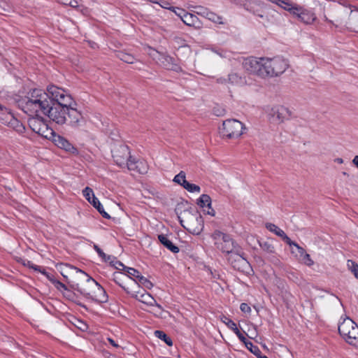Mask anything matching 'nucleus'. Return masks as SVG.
I'll return each instance as SVG.
<instances>
[{"mask_svg": "<svg viewBox=\"0 0 358 358\" xmlns=\"http://www.w3.org/2000/svg\"><path fill=\"white\" fill-rule=\"evenodd\" d=\"M244 68L262 78L278 76L288 67L287 60L280 57L273 58H248L243 62Z\"/></svg>", "mask_w": 358, "mask_h": 358, "instance_id": "nucleus-1", "label": "nucleus"}, {"mask_svg": "<svg viewBox=\"0 0 358 358\" xmlns=\"http://www.w3.org/2000/svg\"><path fill=\"white\" fill-rule=\"evenodd\" d=\"M52 100L48 94L40 89L30 90L20 101L22 110L31 117H41L48 111Z\"/></svg>", "mask_w": 358, "mask_h": 358, "instance_id": "nucleus-2", "label": "nucleus"}, {"mask_svg": "<svg viewBox=\"0 0 358 358\" xmlns=\"http://www.w3.org/2000/svg\"><path fill=\"white\" fill-rule=\"evenodd\" d=\"M287 10L294 17L305 24H310L317 19L315 13L292 3L289 0H267Z\"/></svg>", "mask_w": 358, "mask_h": 358, "instance_id": "nucleus-3", "label": "nucleus"}, {"mask_svg": "<svg viewBox=\"0 0 358 358\" xmlns=\"http://www.w3.org/2000/svg\"><path fill=\"white\" fill-rule=\"evenodd\" d=\"M180 224L191 234L199 235L203 230V221L201 215L197 212L185 210L179 216Z\"/></svg>", "mask_w": 358, "mask_h": 358, "instance_id": "nucleus-4", "label": "nucleus"}, {"mask_svg": "<svg viewBox=\"0 0 358 358\" xmlns=\"http://www.w3.org/2000/svg\"><path fill=\"white\" fill-rule=\"evenodd\" d=\"M341 336L350 345L358 347V326L349 317H346L338 325Z\"/></svg>", "mask_w": 358, "mask_h": 358, "instance_id": "nucleus-5", "label": "nucleus"}, {"mask_svg": "<svg viewBox=\"0 0 358 358\" xmlns=\"http://www.w3.org/2000/svg\"><path fill=\"white\" fill-rule=\"evenodd\" d=\"M245 129L243 123L235 119H229L223 122L220 133L223 138H238L243 134Z\"/></svg>", "mask_w": 358, "mask_h": 358, "instance_id": "nucleus-6", "label": "nucleus"}, {"mask_svg": "<svg viewBox=\"0 0 358 358\" xmlns=\"http://www.w3.org/2000/svg\"><path fill=\"white\" fill-rule=\"evenodd\" d=\"M67 106H68L55 104L52 101L45 115H47L55 123L62 125L67 122Z\"/></svg>", "mask_w": 358, "mask_h": 358, "instance_id": "nucleus-7", "label": "nucleus"}, {"mask_svg": "<svg viewBox=\"0 0 358 358\" xmlns=\"http://www.w3.org/2000/svg\"><path fill=\"white\" fill-rule=\"evenodd\" d=\"M48 96L50 95L52 101H55V104H61L64 106H70L74 104L71 96L68 94L64 89L58 87L55 85H50L47 88Z\"/></svg>", "mask_w": 358, "mask_h": 358, "instance_id": "nucleus-8", "label": "nucleus"}, {"mask_svg": "<svg viewBox=\"0 0 358 358\" xmlns=\"http://www.w3.org/2000/svg\"><path fill=\"white\" fill-rule=\"evenodd\" d=\"M113 157L116 164L120 167L127 166V162L131 159L129 148L126 145H120L113 150Z\"/></svg>", "mask_w": 358, "mask_h": 358, "instance_id": "nucleus-9", "label": "nucleus"}, {"mask_svg": "<svg viewBox=\"0 0 358 358\" xmlns=\"http://www.w3.org/2000/svg\"><path fill=\"white\" fill-rule=\"evenodd\" d=\"M292 115V112L283 106H275L268 111V116L271 121L282 123L288 120Z\"/></svg>", "mask_w": 358, "mask_h": 358, "instance_id": "nucleus-10", "label": "nucleus"}, {"mask_svg": "<svg viewBox=\"0 0 358 358\" xmlns=\"http://www.w3.org/2000/svg\"><path fill=\"white\" fill-rule=\"evenodd\" d=\"M76 105V103L74 102V104H70L69 106H67V122L66 123L72 127L78 128L83 124L85 120L81 113L74 107Z\"/></svg>", "mask_w": 358, "mask_h": 358, "instance_id": "nucleus-11", "label": "nucleus"}, {"mask_svg": "<svg viewBox=\"0 0 358 358\" xmlns=\"http://www.w3.org/2000/svg\"><path fill=\"white\" fill-rule=\"evenodd\" d=\"M79 272V278L81 279L83 282L82 283H76L73 285V289L78 292H80L81 294L85 296L88 298V295L86 292H85L83 290H86L87 292H89L92 294V292L94 290V287H90L89 285L90 282H96L92 278L89 276L86 273H85L83 271H78Z\"/></svg>", "mask_w": 358, "mask_h": 358, "instance_id": "nucleus-12", "label": "nucleus"}, {"mask_svg": "<svg viewBox=\"0 0 358 358\" xmlns=\"http://www.w3.org/2000/svg\"><path fill=\"white\" fill-rule=\"evenodd\" d=\"M89 285L94 287L92 294L87 292L86 290H83L88 295V298L92 299L99 303H104L107 301L108 296L105 289L97 282L90 281Z\"/></svg>", "mask_w": 358, "mask_h": 358, "instance_id": "nucleus-13", "label": "nucleus"}, {"mask_svg": "<svg viewBox=\"0 0 358 358\" xmlns=\"http://www.w3.org/2000/svg\"><path fill=\"white\" fill-rule=\"evenodd\" d=\"M132 296L138 301L145 303L148 306L157 307L159 309V314L163 311L161 305L158 304L156 300L149 293L145 292V289L136 292L135 293L132 294Z\"/></svg>", "mask_w": 358, "mask_h": 358, "instance_id": "nucleus-14", "label": "nucleus"}, {"mask_svg": "<svg viewBox=\"0 0 358 358\" xmlns=\"http://www.w3.org/2000/svg\"><path fill=\"white\" fill-rule=\"evenodd\" d=\"M52 134V141L58 148L64 149L71 154L78 155V151L69 141L60 135Z\"/></svg>", "mask_w": 358, "mask_h": 358, "instance_id": "nucleus-15", "label": "nucleus"}, {"mask_svg": "<svg viewBox=\"0 0 358 358\" xmlns=\"http://www.w3.org/2000/svg\"><path fill=\"white\" fill-rule=\"evenodd\" d=\"M228 260L236 269H241L248 264L247 259L240 254L239 248L229 255Z\"/></svg>", "mask_w": 358, "mask_h": 358, "instance_id": "nucleus-16", "label": "nucleus"}, {"mask_svg": "<svg viewBox=\"0 0 358 358\" xmlns=\"http://www.w3.org/2000/svg\"><path fill=\"white\" fill-rule=\"evenodd\" d=\"M127 167L130 171H135L141 174L146 173L148 166L145 160H135L131 159L127 164Z\"/></svg>", "mask_w": 358, "mask_h": 358, "instance_id": "nucleus-17", "label": "nucleus"}, {"mask_svg": "<svg viewBox=\"0 0 358 358\" xmlns=\"http://www.w3.org/2000/svg\"><path fill=\"white\" fill-rule=\"evenodd\" d=\"M262 6L263 3L260 0H246L243 5L245 10L261 18L264 17V15L259 8H262Z\"/></svg>", "mask_w": 358, "mask_h": 358, "instance_id": "nucleus-18", "label": "nucleus"}, {"mask_svg": "<svg viewBox=\"0 0 358 358\" xmlns=\"http://www.w3.org/2000/svg\"><path fill=\"white\" fill-rule=\"evenodd\" d=\"M2 120L3 124H8L20 134L23 133L25 130L24 125L17 119L15 118L10 113H8L6 115V119H2Z\"/></svg>", "mask_w": 358, "mask_h": 358, "instance_id": "nucleus-19", "label": "nucleus"}, {"mask_svg": "<svg viewBox=\"0 0 358 358\" xmlns=\"http://www.w3.org/2000/svg\"><path fill=\"white\" fill-rule=\"evenodd\" d=\"M217 247L223 252H226L228 255H229L231 252H233V251L238 248L235 245L233 239L230 236H227L226 239H224L221 242H218Z\"/></svg>", "mask_w": 358, "mask_h": 358, "instance_id": "nucleus-20", "label": "nucleus"}, {"mask_svg": "<svg viewBox=\"0 0 358 358\" xmlns=\"http://www.w3.org/2000/svg\"><path fill=\"white\" fill-rule=\"evenodd\" d=\"M162 64L164 68L167 70L173 71L176 72L182 71V68L176 63L175 59L170 56H165L162 58Z\"/></svg>", "mask_w": 358, "mask_h": 358, "instance_id": "nucleus-21", "label": "nucleus"}, {"mask_svg": "<svg viewBox=\"0 0 358 358\" xmlns=\"http://www.w3.org/2000/svg\"><path fill=\"white\" fill-rule=\"evenodd\" d=\"M267 229L270 231L273 232L276 236L282 238V239L285 241L287 244H290L292 243V240L286 235L283 230L280 229L275 224L272 223H268L266 225Z\"/></svg>", "mask_w": 358, "mask_h": 358, "instance_id": "nucleus-22", "label": "nucleus"}, {"mask_svg": "<svg viewBox=\"0 0 358 358\" xmlns=\"http://www.w3.org/2000/svg\"><path fill=\"white\" fill-rule=\"evenodd\" d=\"M158 239L160 243L165 246L167 249L171 251L173 253H178L179 252V248L176 246L164 234H160L158 236Z\"/></svg>", "mask_w": 358, "mask_h": 358, "instance_id": "nucleus-23", "label": "nucleus"}, {"mask_svg": "<svg viewBox=\"0 0 358 358\" xmlns=\"http://www.w3.org/2000/svg\"><path fill=\"white\" fill-rule=\"evenodd\" d=\"M58 268L59 269L61 274L64 278H67V275L70 274L72 272H76L79 275V272L78 271H81L80 269H78L76 267H74L67 264H60L58 266Z\"/></svg>", "mask_w": 358, "mask_h": 358, "instance_id": "nucleus-24", "label": "nucleus"}, {"mask_svg": "<svg viewBox=\"0 0 358 358\" xmlns=\"http://www.w3.org/2000/svg\"><path fill=\"white\" fill-rule=\"evenodd\" d=\"M228 83L232 85H243L247 82L244 77L239 76L237 73H231L228 76Z\"/></svg>", "mask_w": 358, "mask_h": 358, "instance_id": "nucleus-25", "label": "nucleus"}, {"mask_svg": "<svg viewBox=\"0 0 358 358\" xmlns=\"http://www.w3.org/2000/svg\"><path fill=\"white\" fill-rule=\"evenodd\" d=\"M181 13H182L183 16L182 21L187 26H194L197 21L198 18L196 15L186 13L185 10H181Z\"/></svg>", "mask_w": 358, "mask_h": 358, "instance_id": "nucleus-26", "label": "nucleus"}, {"mask_svg": "<svg viewBox=\"0 0 358 358\" xmlns=\"http://www.w3.org/2000/svg\"><path fill=\"white\" fill-rule=\"evenodd\" d=\"M196 203L201 208H210L211 198L209 195L203 194L197 199Z\"/></svg>", "mask_w": 358, "mask_h": 358, "instance_id": "nucleus-27", "label": "nucleus"}, {"mask_svg": "<svg viewBox=\"0 0 358 358\" xmlns=\"http://www.w3.org/2000/svg\"><path fill=\"white\" fill-rule=\"evenodd\" d=\"M117 57L124 62H126L127 64H133L135 62V58L133 55L126 53L124 52H119L117 54Z\"/></svg>", "mask_w": 358, "mask_h": 358, "instance_id": "nucleus-28", "label": "nucleus"}, {"mask_svg": "<svg viewBox=\"0 0 358 358\" xmlns=\"http://www.w3.org/2000/svg\"><path fill=\"white\" fill-rule=\"evenodd\" d=\"M290 247H294L296 250L292 249V253L294 254L297 258L299 259L300 257H301L304 252H306V250L301 247L299 244L292 241V243L290 244H288Z\"/></svg>", "mask_w": 358, "mask_h": 358, "instance_id": "nucleus-29", "label": "nucleus"}, {"mask_svg": "<svg viewBox=\"0 0 358 358\" xmlns=\"http://www.w3.org/2000/svg\"><path fill=\"white\" fill-rule=\"evenodd\" d=\"M155 335L158 338L164 341L169 346L173 345V341L170 337H169L163 331L156 330Z\"/></svg>", "mask_w": 358, "mask_h": 358, "instance_id": "nucleus-30", "label": "nucleus"}, {"mask_svg": "<svg viewBox=\"0 0 358 358\" xmlns=\"http://www.w3.org/2000/svg\"><path fill=\"white\" fill-rule=\"evenodd\" d=\"M126 271L127 273L126 274L127 277L128 276L131 279H134V280L136 282L138 280L139 277L141 276L140 272L134 268L127 267Z\"/></svg>", "mask_w": 358, "mask_h": 358, "instance_id": "nucleus-31", "label": "nucleus"}, {"mask_svg": "<svg viewBox=\"0 0 358 358\" xmlns=\"http://www.w3.org/2000/svg\"><path fill=\"white\" fill-rule=\"evenodd\" d=\"M206 17L215 23H218L220 24H224V22H222V17L221 16L217 15L216 13L209 10L206 15Z\"/></svg>", "mask_w": 358, "mask_h": 358, "instance_id": "nucleus-32", "label": "nucleus"}, {"mask_svg": "<svg viewBox=\"0 0 358 358\" xmlns=\"http://www.w3.org/2000/svg\"><path fill=\"white\" fill-rule=\"evenodd\" d=\"M113 280L117 283L118 285H120L121 287H122L124 289L126 290L125 287L122 284V280L127 278L126 274L122 273V272H115L113 273Z\"/></svg>", "mask_w": 358, "mask_h": 358, "instance_id": "nucleus-33", "label": "nucleus"}, {"mask_svg": "<svg viewBox=\"0 0 358 358\" xmlns=\"http://www.w3.org/2000/svg\"><path fill=\"white\" fill-rule=\"evenodd\" d=\"M173 182L183 187V185H185L187 182L186 180L185 173L181 171L174 177Z\"/></svg>", "mask_w": 358, "mask_h": 358, "instance_id": "nucleus-34", "label": "nucleus"}, {"mask_svg": "<svg viewBox=\"0 0 358 358\" xmlns=\"http://www.w3.org/2000/svg\"><path fill=\"white\" fill-rule=\"evenodd\" d=\"M29 126L31 128V129L38 134H41V127H38V124H40V121L36 118H34V117H33V118L30 119L29 120Z\"/></svg>", "mask_w": 358, "mask_h": 358, "instance_id": "nucleus-35", "label": "nucleus"}, {"mask_svg": "<svg viewBox=\"0 0 358 358\" xmlns=\"http://www.w3.org/2000/svg\"><path fill=\"white\" fill-rule=\"evenodd\" d=\"M229 235L224 234L220 231H215L212 234L213 238L215 241V244L217 245L218 242H221L224 239H226Z\"/></svg>", "mask_w": 358, "mask_h": 358, "instance_id": "nucleus-36", "label": "nucleus"}, {"mask_svg": "<svg viewBox=\"0 0 358 358\" xmlns=\"http://www.w3.org/2000/svg\"><path fill=\"white\" fill-rule=\"evenodd\" d=\"M137 283L139 285H141L144 288L148 289H150L153 287V284L149 280H148L146 278H145L143 275L139 277V279L137 281Z\"/></svg>", "mask_w": 358, "mask_h": 358, "instance_id": "nucleus-37", "label": "nucleus"}, {"mask_svg": "<svg viewBox=\"0 0 358 358\" xmlns=\"http://www.w3.org/2000/svg\"><path fill=\"white\" fill-rule=\"evenodd\" d=\"M347 266L349 270L352 271L355 277L358 279V264L352 260H348Z\"/></svg>", "mask_w": 358, "mask_h": 358, "instance_id": "nucleus-38", "label": "nucleus"}, {"mask_svg": "<svg viewBox=\"0 0 358 358\" xmlns=\"http://www.w3.org/2000/svg\"><path fill=\"white\" fill-rule=\"evenodd\" d=\"M262 249L267 253L272 254L275 252V248L273 245L268 241H264L259 243Z\"/></svg>", "mask_w": 358, "mask_h": 358, "instance_id": "nucleus-39", "label": "nucleus"}, {"mask_svg": "<svg viewBox=\"0 0 358 358\" xmlns=\"http://www.w3.org/2000/svg\"><path fill=\"white\" fill-rule=\"evenodd\" d=\"M245 346L252 353H253L257 357L262 354L259 348L253 345V343L250 341L245 343Z\"/></svg>", "mask_w": 358, "mask_h": 358, "instance_id": "nucleus-40", "label": "nucleus"}, {"mask_svg": "<svg viewBox=\"0 0 358 358\" xmlns=\"http://www.w3.org/2000/svg\"><path fill=\"white\" fill-rule=\"evenodd\" d=\"M182 187L189 192H200L201 191V188L199 185L190 183L188 181Z\"/></svg>", "mask_w": 358, "mask_h": 358, "instance_id": "nucleus-41", "label": "nucleus"}, {"mask_svg": "<svg viewBox=\"0 0 358 358\" xmlns=\"http://www.w3.org/2000/svg\"><path fill=\"white\" fill-rule=\"evenodd\" d=\"M299 260L306 266H310L313 265L314 262L310 258V256L309 254L304 252L303 255L299 257Z\"/></svg>", "mask_w": 358, "mask_h": 358, "instance_id": "nucleus-42", "label": "nucleus"}, {"mask_svg": "<svg viewBox=\"0 0 358 358\" xmlns=\"http://www.w3.org/2000/svg\"><path fill=\"white\" fill-rule=\"evenodd\" d=\"M83 194L88 201H90L92 197L94 196L92 189L89 187H86L83 190Z\"/></svg>", "mask_w": 358, "mask_h": 358, "instance_id": "nucleus-43", "label": "nucleus"}, {"mask_svg": "<svg viewBox=\"0 0 358 358\" xmlns=\"http://www.w3.org/2000/svg\"><path fill=\"white\" fill-rule=\"evenodd\" d=\"M194 8H195L194 12L197 15L206 17V14H207V13L208 11V9L207 8H205V7L201 6H196L194 7Z\"/></svg>", "mask_w": 358, "mask_h": 358, "instance_id": "nucleus-44", "label": "nucleus"}, {"mask_svg": "<svg viewBox=\"0 0 358 358\" xmlns=\"http://www.w3.org/2000/svg\"><path fill=\"white\" fill-rule=\"evenodd\" d=\"M221 321L223 322L229 329L230 327H233L232 326L235 324L234 321L224 315L221 317Z\"/></svg>", "mask_w": 358, "mask_h": 358, "instance_id": "nucleus-45", "label": "nucleus"}, {"mask_svg": "<svg viewBox=\"0 0 358 358\" xmlns=\"http://www.w3.org/2000/svg\"><path fill=\"white\" fill-rule=\"evenodd\" d=\"M95 208H101V203L99 201V199L95 196H92L90 201H89Z\"/></svg>", "mask_w": 358, "mask_h": 358, "instance_id": "nucleus-46", "label": "nucleus"}, {"mask_svg": "<svg viewBox=\"0 0 358 358\" xmlns=\"http://www.w3.org/2000/svg\"><path fill=\"white\" fill-rule=\"evenodd\" d=\"M111 266H114L116 269L118 270H124L126 269V266L120 262L115 259L113 264H111Z\"/></svg>", "mask_w": 358, "mask_h": 358, "instance_id": "nucleus-47", "label": "nucleus"}, {"mask_svg": "<svg viewBox=\"0 0 358 358\" xmlns=\"http://www.w3.org/2000/svg\"><path fill=\"white\" fill-rule=\"evenodd\" d=\"M173 41L175 43L178 44L179 46H184L185 45V41L179 36H175L173 38Z\"/></svg>", "mask_w": 358, "mask_h": 358, "instance_id": "nucleus-48", "label": "nucleus"}, {"mask_svg": "<svg viewBox=\"0 0 358 358\" xmlns=\"http://www.w3.org/2000/svg\"><path fill=\"white\" fill-rule=\"evenodd\" d=\"M240 309L243 313H250L251 311L250 307L245 303H242Z\"/></svg>", "mask_w": 358, "mask_h": 358, "instance_id": "nucleus-49", "label": "nucleus"}, {"mask_svg": "<svg viewBox=\"0 0 358 358\" xmlns=\"http://www.w3.org/2000/svg\"><path fill=\"white\" fill-rule=\"evenodd\" d=\"M94 249L96 251V252L99 254L100 257H101V258L106 257V255L102 251V250L97 245H94Z\"/></svg>", "mask_w": 358, "mask_h": 358, "instance_id": "nucleus-50", "label": "nucleus"}, {"mask_svg": "<svg viewBox=\"0 0 358 358\" xmlns=\"http://www.w3.org/2000/svg\"><path fill=\"white\" fill-rule=\"evenodd\" d=\"M99 213L106 219H110V216L104 210L103 206L101 204L100 208H96Z\"/></svg>", "mask_w": 358, "mask_h": 358, "instance_id": "nucleus-51", "label": "nucleus"}, {"mask_svg": "<svg viewBox=\"0 0 358 358\" xmlns=\"http://www.w3.org/2000/svg\"><path fill=\"white\" fill-rule=\"evenodd\" d=\"M102 259L106 262H109L110 264L111 265L112 264L114 263V262L115 261L116 258L113 256H110V255H106V258H102Z\"/></svg>", "mask_w": 358, "mask_h": 358, "instance_id": "nucleus-52", "label": "nucleus"}, {"mask_svg": "<svg viewBox=\"0 0 358 358\" xmlns=\"http://www.w3.org/2000/svg\"><path fill=\"white\" fill-rule=\"evenodd\" d=\"M162 8L169 9L171 10H174V7H171L170 3L168 1H164L162 4H159Z\"/></svg>", "mask_w": 358, "mask_h": 358, "instance_id": "nucleus-53", "label": "nucleus"}, {"mask_svg": "<svg viewBox=\"0 0 358 358\" xmlns=\"http://www.w3.org/2000/svg\"><path fill=\"white\" fill-rule=\"evenodd\" d=\"M205 213H206L208 215H210L211 216L215 215V210L210 206V208H208L207 210H203Z\"/></svg>", "mask_w": 358, "mask_h": 358, "instance_id": "nucleus-54", "label": "nucleus"}, {"mask_svg": "<svg viewBox=\"0 0 358 358\" xmlns=\"http://www.w3.org/2000/svg\"><path fill=\"white\" fill-rule=\"evenodd\" d=\"M236 336H238V338H239V340L241 341L244 343L245 345V343L249 342V341H247V339L245 338V337L244 336V335L241 332L239 333V334H238Z\"/></svg>", "mask_w": 358, "mask_h": 358, "instance_id": "nucleus-55", "label": "nucleus"}, {"mask_svg": "<svg viewBox=\"0 0 358 358\" xmlns=\"http://www.w3.org/2000/svg\"><path fill=\"white\" fill-rule=\"evenodd\" d=\"M56 287L59 290H61L62 289H66V285L64 284H63L62 282H60L59 281H57Z\"/></svg>", "mask_w": 358, "mask_h": 358, "instance_id": "nucleus-56", "label": "nucleus"}, {"mask_svg": "<svg viewBox=\"0 0 358 358\" xmlns=\"http://www.w3.org/2000/svg\"><path fill=\"white\" fill-rule=\"evenodd\" d=\"M232 327H230V329H231L236 334V335H238V334H239V333H241V331L238 329L236 323Z\"/></svg>", "mask_w": 358, "mask_h": 358, "instance_id": "nucleus-57", "label": "nucleus"}, {"mask_svg": "<svg viewBox=\"0 0 358 358\" xmlns=\"http://www.w3.org/2000/svg\"><path fill=\"white\" fill-rule=\"evenodd\" d=\"M232 327H230V329H231L236 334V335H238V334H239V333H241V331L238 329L236 323Z\"/></svg>", "mask_w": 358, "mask_h": 358, "instance_id": "nucleus-58", "label": "nucleus"}, {"mask_svg": "<svg viewBox=\"0 0 358 358\" xmlns=\"http://www.w3.org/2000/svg\"><path fill=\"white\" fill-rule=\"evenodd\" d=\"M177 9L178 10V12H177L176 10V8H174V10H173L178 16H179L180 17V19L182 20V16H183V14L182 13H181V10H184L183 9H180V8H177Z\"/></svg>", "mask_w": 358, "mask_h": 358, "instance_id": "nucleus-59", "label": "nucleus"}, {"mask_svg": "<svg viewBox=\"0 0 358 358\" xmlns=\"http://www.w3.org/2000/svg\"><path fill=\"white\" fill-rule=\"evenodd\" d=\"M24 265H27L29 267L34 268L36 271H39L38 266H34L32 263H31L29 261H27V264H24Z\"/></svg>", "mask_w": 358, "mask_h": 358, "instance_id": "nucleus-60", "label": "nucleus"}, {"mask_svg": "<svg viewBox=\"0 0 358 358\" xmlns=\"http://www.w3.org/2000/svg\"><path fill=\"white\" fill-rule=\"evenodd\" d=\"M217 83H221V84H225L228 83V78H220L217 79Z\"/></svg>", "mask_w": 358, "mask_h": 358, "instance_id": "nucleus-61", "label": "nucleus"}, {"mask_svg": "<svg viewBox=\"0 0 358 358\" xmlns=\"http://www.w3.org/2000/svg\"><path fill=\"white\" fill-rule=\"evenodd\" d=\"M68 6H70L73 8H76L78 6V2L76 0H71V3H69Z\"/></svg>", "mask_w": 358, "mask_h": 358, "instance_id": "nucleus-62", "label": "nucleus"}, {"mask_svg": "<svg viewBox=\"0 0 358 358\" xmlns=\"http://www.w3.org/2000/svg\"><path fill=\"white\" fill-rule=\"evenodd\" d=\"M246 0H231V1L234 2L236 4L241 5L243 6L244 3Z\"/></svg>", "mask_w": 358, "mask_h": 358, "instance_id": "nucleus-63", "label": "nucleus"}, {"mask_svg": "<svg viewBox=\"0 0 358 358\" xmlns=\"http://www.w3.org/2000/svg\"><path fill=\"white\" fill-rule=\"evenodd\" d=\"M352 164L358 169V155H356L352 159Z\"/></svg>", "mask_w": 358, "mask_h": 358, "instance_id": "nucleus-64", "label": "nucleus"}]
</instances>
